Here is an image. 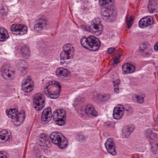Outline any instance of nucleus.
<instances>
[{"mask_svg": "<svg viewBox=\"0 0 158 158\" xmlns=\"http://www.w3.org/2000/svg\"><path fill=\"white\" fill-rule=\"evenodd\" d=\"M151 145V147L152 152L155 154H158V144L157 142L153 140L150 141Z\"/></svg>", "mask_w": 158, "mask_h": 158, "instance_id": "obj_23", "label": "nucleus"}, {"mask_svg": "<svg viewBox=\"0 0 158 158\" xmlns=\"http://www.w3.org/2000/svg\"><path fill=\"white\" fill-rule=\"evenodd\" d=\"M0 158H3V154L2 153V152L0 151ZM5 158H6L5 157Z\"/></svg>", "mask_w": 158, "mask_h": 158, "instance_id": "obj_49", "label": "nucleus"}, {"mask_svg": "<svg viewBox=\"0 0 158 158\" xmlns=\"http://www.w3.org/2000/svg\"><path fill=\"white\" fill-rule=\"evenodd\" d=\"M118 63H119L118 62H114V63L113 65V67L115 68V67H116L117 66V65Z\"/></svg>", "mask_w": 158, "mask_h": 158, "instance_id": "obj_48", "label": "nucleus"}, {"mask_svg": "<svg viewBox=\"0 0 158 158\" xmlns=\"http://www.w3.org/2000/svg\"><path fill=\"white\" fill-rule=\"evenodd\" d=\"M22 89L23 91L27 93L30 92L32 91L34 89L33 86L30 84L27 86L24 87L22 86Z\"/></svg>", "mask_w": 158, "mask_h": 158, "instance_id": "obj_30", "label": "nucleus"}, {"mask_svg": "<svg viewBox=\"0 0 158 158\" xmlns=\"http://www.w3.org/2000/svg\"><path fill=\"white\" fill-rule=\"evenodd\" d=\"M7 30L3 28H0V41H5L8 37Z\"/></svg>", "mask_w": 158, "mask_h": 158, "instance_id": "obj_22", "label": "nucleus"}, {"mask_svg": "<svg viewBox=\"0 0 158 158\" xmlns=\"http://www.w3.org/2000/svg\"><path fill=\"white\" fill-rule=\"evenodd\" d=\"M81 27L84 30L92 33L99 31L100 33H101L103 30L102 25L101 23L100 19L98 18L92 20L90 26L82 25Z\"/></svg>", "mask_w": 158, "mask_h": 158, "instance_id": "obj_8", "label": "nucleus"}, {"mask_svg": "<svg viewBox=\"0 0 158 158\" xmlns=\"http://www.w3.org/2000/svg\"><path fill=\"white\" fill-rule=\"evenodd\" d=\"M85 114L88 116L92 115L93 116H96L97 115V112L93 106L91 104L88 105L86 106L85 108Z\"/></svg>", "mask_w": 158, "mask_h": 158, "instance_id": "obj_17", "label": "nucleus"}, {"mask_svg": "<svg viewBox=\"0 0 158 158\" xmlns=\"http://www.w3.org/2000/svg\"><path fill=\"white\" fill-rule=\"evenodd\" d=\"M39 137L38 142L41 147L49 148L50 147L51 143L49 140L48 137L43 134L40 135Z\"/></svg>", "mask_w": 158, "mask_h": 158, "instance_id": "obj_13", "label": "nucleus"}, {"mask_svg": "<svg viewBox=\"0 0 158 158\" xmlns=\"http://www.w3.org/2000/svg\"><path fill=\"white\" fill-rule=\"evenodd\" d=\"M33 106L35 110L37 111L41 110L45 105V100L41 97V94H35L34 99Z\"/></svg>", "mask_w": 158, "mask_h": 158, "instance_id": "obj_9", "label": "nucleus"}, {"mask_svg": "<svg viewBox=\"0 0 158 158\" xmlns=\"http://www.w3.org/2000/svg\"><path fill=\"white\" fill-rule=\"evenodd\" d=\"M78 113L80 115V116L82 117L85 113V108L84 107L80 108L78 111Z\"/></svg>", "mask_w": 158, "mask_h": 158, "instance_id": "obj_35", "label": "nucleus"}, {"mask_svg": "<svg viewBox=\"0 0 158 158\" xmlns=\"http://www.w3.org/2000/svg\"><path fill=\"white\" fill-rule=\"evenodd\" d=\"M2 77L6 79L7 77H10L11 74L14 73V72L12 71H10L8 69V65L7 64H4L1 69Z\"/></svg>", "mask_w": 158, "mask_h": 158, "instance_id": "obj_15", "label": "nucleus"}, {"mask_svg": "<svg viewBox=\"0 0 158 158\" xmlns=\"http://www.w3.org/2000/svg\"><path fill=\"white\" fill-rule=\"evenodd\" d=\"M147 47V45L145 44L144 43H142L139 46V52L143 53L145 50L148 49Z\"/></svg>", "mask_w": 158, "mask_h": 158, "instance_id": "obj_33", "label": "nucleus"}, {"mask_svg": "<svg viewBox=\"0 0 158 158\" xmlns=\"http://www.w3.org/2000/svg\"><path fill=\"white\" fill-rule=\"evenodd\" d=\"M121 55H122V54H118V56L117 57L119 59V58H120V56H121Z\"/></svg>", "mask_w": 158, "mask_h": 158, "instance_id": "obj_50", "label": "nucleus"}, {"mask_svg": "<svg viewBox=\"0 0 158 158\" xmlns=\"http://www.w3.org/2000/svg\"><path fill=\"white\" fill-rule=\"evenodd\" d=\"M80 42L84 48L92 51L98 50L101 45L100 40L93 35H90L88 37H83Z\"/></svg>", "mask_w": 158, "mask_h": 158, "instance_id": "obj_2", "label": "nucleus"}, {"mask_svg": "<svg viewBox=\"0 0 158 158\" xmlns=\"http://www.w3.org/2000/svg\"><path fill=\"white\" fill-rule=\"evenodd\" d=\"M18 24H13L10 27V30L12 32H14V34L17 35V32L18 31V30H17L18 29L17 28H18Z\"/></svg>", "mask_w": 158, "mask_h": 158, "instance_id": "obj_34", "label": "nucleus"}, {"mask_svg": "<svg viewBox=\"0 0 158 158\" xmlns=\"http://www.w3.org/2000/svg\"><path fill=\"white\" fill-rule=\"evenodd\" d=\"M114 125L115 123L111 122H108L105 123V126L107 128H112L114 127Z\"/></svg>", "mask_w": 158, "mask_h": 158, "instance_id": "obj_39", "label": "nucleus"}, {"mask_svg": "<svg viewBox=\"0 0 158 158\" xmlns=\"http://www.w3.org/2000/svg\"><path fill=\"white\" fill-rule=\"evenodd\" d=\"M110 97V95L109 94H105L103 95H99L98 96V99L102 102H105L108 100Z\"/></svg>", "mask_w": 158, "mask_h": 158, "instance_id": "obj_27", "label": "nucleus"}, {"mask_svg": "<svg viewBox=\"0 0 158 158\" xmlns=\"http://www.w3.org/2000/svg\"><path fill=\"white\" fill-rule=\"evenodd\" d=\"M114 92H115L116 93H118L119 89L118 86L115 85H114Z\"/></svg>", "mask_w": 158, "mask_h": 158, "instance_id": "obj_42", "label": "nucleus"}, {"mask_svg": "<svg viewBox=\"0 0 158 158\" xmlns=\"http://www.w3.org/2000/svg\"><path fill=\"white\" fill-rule=\"evenodd\" d=\"M31 77L28 76L27 77L26 79L23 80L22 82V86H24L27 84H31L30 82L31 81Z\"/></svg>", "mask_w": 158, "mask_h": 158, "instance_id": "obj_36", "label": "nucleus"}, {"mask_svg": "<svg viewBox=\"0 0 158 158\" xmlns=\"http://www.w3.org/2000/svg\"><path fill=\"white\" fill-rule=\"evenodd\" d=\"M157 7V5L154 0H149L148 9L150 13H154L156 10V9Z\"/></svg>", "mask_w": 158, "mask_h": 158, "instance_id": "obj_19", "label": "nucleus"}, {"mask_svg": "<svg viewBox=\"0 0 158 158\" xmlns=\"http://www.w3.org/2000/svg\"><path fill=\"white\" fill-rule=\"evenodd\" d=\"M51 108L50 107H47L44 109L43 112L41 117L42 121L48 123L51 120V116L54 119L56 118H65L66 117V113L64 110L60 109L56 110L54 111L53 114L51 115Z\"/></svg>", "mask_w": 158, "mask_h": 158, "instance_id": "obj_4", "label": "nucleus"}, {"mask_svg": "<svg viewBox=\"0 0 158 158\" xmlns=\"http://www.w3.org/2000/svg\"><path fill=\"white\" fill-rule=\"evenodd\" d=\"M6 112L9 117H11L13 119L15 126H20L25 119V115L24 110H22L19 113L17 109L14 108L9 110H6Z\"/></svg>", "mask_w": 158, "mask_h": 158, "instance_id": "obj_5", "label": "nucleus"}, {"mask_svg": "<svg viewBox=\"0 0 158 158\" xmlns=\"http://www.w3.org/2000/svg\"><path fill=\"white\" fill-rule=\"evenodd\" d=\"M61 87L60 83L55 81H49L44 88V92L47 96L52 99L58 98L60 95Z\"/></svg>", "mask_w": 158, "mask_h": 158, "instance_id": "obj_3", "label": "nucleus"}, {"mask_svg": "<svg viewBox=\"0 0 158 158\" xmlns=\"http://www.w3.org/2000/svg\"><path fill=\"white\" fill-rule=\"evenodd\" d=\"M76 100L78 101L79 102H81L84 100V98L82 97H80L77 98Z\"/></svg>", "mask_w": 158, "mask_h": 158, "instance_id": "obj_45", "label": "nucleus"}, {"mask_svg": "<svg viewBox=\"0 0 158 158\" xmlns=\"http://www.w3.org/2000/svg\"><path fill=\"white\" fill-rule=\"evenodd\" d=\"M62 136L61 133L58 132H54L50 135V138L53 144L57 145L60 148L63 149L68 146V142L64 137L62 138Z\"/></svg>", "mask_w": 158, "mask_h": 158, "instance_id": "obj_6", "label": "nucleus"}, {"mask_svg": "<svg viewBox=\"0 0 158 158\" xmlns=\"http://www.w3.org/2000/svg\"><path fill=\"white\" fill-rule=\"evenodd\" d=\"M47 20L45 19H39L37 23L35 24L34 26V31L38 32L43 30L47 25Z\"/></svg>", "mask_w": 158, "mask_h": 158, "instance_id": "obj_14", "label": "nucleus"}, {"mask_svg": "<svg viewBox=\"0 0 158 158\" xmlns=\"http://www.w3.org/2000/svg\"><path fill=\"white\" fill-rule=\"evenodd\" d=\"M57 119L55 120V122L59 126H62L65 125L66 118H56Z\"/></svg>", "mask_w": 158, "mask_h": 158, "instance_id": "obj_28", "label": "nucleus"}, {"mask_svg": "<svg viewBox=\"0 0 158 158\" xmlns=\"http://www.w3.org/2000/svg\"><path fill=\"white\" fill-rule=\"evenodd\" d=\"M153 18H149L148 16L144 17L140 19L139 23V26L140 28H144L154 23Z\"/></svg>", "mask_w": 158, "mask_h": 158, "instance_id": "obj_12", "label": "nucleus"}, {"mask_svg": "<svg viewBox=\"0 0 158 158\" xmlns=\"http://www.w3.org/2000/svg\"><path fill=\"white\" fill-rule=\"evenodd\" d=\"M88 136L87 135H84L82 133H80L78 134V138L81 141L85 140L87 139Z\"/></svg>", "mask_w": 158, "mask_h": 158, "instance_id": "obj_38", "label": "nucleus"}, {"mask_svg": "<svg viewBox=\"0 0 158 158\" xmlns=\"http://www.w3.org/2000/svg\"><path fill=\"white\" fill-rule=\"evenodd\" d=\"M10 139V136L6 130H3L0 132V139L6 141Z\"/></svg>", "mask_w": 158, "mask_h": 158, "instance_id": "obj_21", "label": "nucleus"}, {"mask_svg": "<svg viewBox=\"0 0 158 158\" xmlns=\"http://www.w3.org/2000/svg\"><path fill=\"white\" fill-rule=\"evenodd\" d=\"M133 129L131 127H129L123 130V136L124 138L128 137L133 131Z\"/></svg>", "mask_w": 158, "mask_h": 158, "instance_id": "obj_25", "label": "nucleus"}, {"mask_svg": "<svg viewBox=\"0 0 158 158\" xmlns=\"http://www.w3.org/2000/svg\"><path fill=\"white\" fill-rule=\"evenodd\" d=\"M154 49L156 51L158 50V42L154 46Z\"/></svg>", "mask_w": 158, "mask_h": 158, "instance_id": "obj_47", "label": "nucleus"}, {"mask_svg": "<svg viewBox=\"0 0 158 158\" xmlns=\"http://www.w3.org/2000/svg\"><path fill=\"white\" fill-rule=\"evenodd\" d=\"M124 114L123 106V105H118L114 108L113 115L114 119H121Z\"/></svg>", "mask_w": 158, "mask_h": 158, "instance_id": "obj_11", "label": "nucleus"}, {"mask_svg": "<svg viewBox=\"0 0 158 158\" xmlns=\"http://www.w3.org/2000/svg\"><path fill=\"white\" fill-rule=\"evenodd\" d=\"M0 13L2 15H5L6 14V12L3 8H2L0 10Z\"/></svg>", "mask_w": 158, "mask_h": 158, "instance_id": "obj_43", "label": "nucleus"}, {"mask_svg": "<svg viewBox=\"0 0 158 158\" xmlns=\"http://www.w3.org/2000/svg\"><path fill=\"white\" fill-rule=\"evenodd\" d=\"M123 110L127 112V114L128 115L132 114L133 112V110L132 107L128 105H127L123 107Z\"/></svg>", "mask_w": 158, "mask_h": 158, "instance_id": "obj_31", "label": "nucleus"}, {"mask_svg": "<svg viewBox=\"0 0 158 158\" xmlns=\"http://www.w3.org/2000/svg\"><path fill=\"white\" fill-rule=\"evenodd\" d=\"M122 69L124 72V74L133 73L135 70V67L129 63L124 64L122 67Z\"/></svg>", "mask_w": 158, "mask_h": 158, "instance_id": "obj_16", "label": "nucleus"}, {"mask_svg": "<svg viewBox=\"0 0 158 158\" xmlns=\"http://www.w3.org/2000/svg\"><path fill=\"white\" fill-rule=\"evenodd\" d=\"M56 75L58 77L62 76L66 77L70 75V72L68 70L62 68L57 69L56 71Z\"/></svg>", "mask_w": 158, "mask_h": 158, "instance_id": "obj_18", "label": "nucleus"}, {"mask_svg": "<svg viewBox=\"0 0 158 158\" xmlns=\"http://www.w3.org/2000/svg\"><path fill=\"white\" fill-rule=\"evenodd\" d=\"M142 55L144 56L148 57L151 55L152 54V51L151 49L145 50L143 53Z\"/></svg>", "mask_w": 158, "mask_h": 158, "instance_id": "obj_37", "label": "nucleus"}, {"mask_svg": "<svg viewBox=\"0 0 158 158\" xmlns=\"http://www.w3.org/2000/svg\"><path fill=\"white\" fill-rule=\"evenodd\" d=\"M126 20L127 28L129 29L132 26V23L133 20V18L132 16L128 15L127 16Z\"/></svg>", "mask_w": 158, "mask_h": 158, "instance_id": "obj_29", "label": "nucleus"}, {"mask_svg": "<svg viewBox=\"0 0 158 158\" xmlns=\"http://www.w3.org/2000/svg\"><path fill=\"white\" fill-rule=\"evenodd\" d=\"M115 49L114 48H110L107 49V52L109 54H112L114 52Z\"/></svg>", "mask_w": 158, "mask_h": 158, "instance_id": "obj_41", "label": "nucleus"}, {"mask_svg": "<svg viewBox=\"0 0 158 158\" xmlns=\"http://www.w3.org/2000/svg\"><path fill=\"white\" fill-rule=\"evenodd\" d=\"M120 80H117L115 81H114L113 84H114V85L118 86V85L120 84Z\"/></svg>", "mask_w": 158, "mask_h": 158, "instance_id": "obj_44", "label": "nucleus"}, {"mask_svg": "<svg viewBox=\"0 0 158 158\" xmlns=\"http://www.w3.org/2000/svg\"><path fill=\"white\" fill-rule=\"evenodd\" d=\"M145 135L146 137L151 139L150 141L156 136V135L150 129H148L145 131Z\"/></svg>", "mask_w": 158, "mask_h": 158, "instance_id": "obj_26", "label": "nucleus"}, {"mask_svg": "<svg viewBox=\"0 0 158 158\" xmlns=\"http://www.w3.org/2000/svg\"><path fill=\"white\" fill-rule=\"evenodd\" d=\"M145 97V95L144 94L142 96L137 95L135 96V98L136 99V102L138 103L142 104L144 102V98Z\"/></svg>", "mask_w": 158, "mask_h": 158, "instance_id": "obj_32", "label": "nucleus"}, {"mask_svg": "<svg viewBox=\"0 0 158 158\" xmlns=\"http://www.w3.org/2000/svg\"><path fill=\"white\" fill-rule=\"evenodd\" d=\"M119 59L118 57L117 56H116L113 60V62H119L118 61V60Z\"/></svg>", "mask_w": 158, "mask_h": 158, "instance_id": "obj_46", "label": "nucleus"}, {"mask_svg": "<svg viewBox=\"0 0 158 158\" xmlns=\"http://www.w3.org/2000/svg\"><path fill=\"white\" fill-rule=\"evenodd\" d=\"M19 27L17 28V35H23L25 34L27 31V27L25 26H23L22 25L18 24Z\"/></svg>", "mask_w": 158, "mask_h": 158, "instance_id": "obj_24", "label": "nucleus"}, {"mask_svg": "<svg viewBox=\"0 0 158 158\" xmlns=\"http://www.w3.org/2000/svg\"><path fill=\"white\" fill-rule=\"evenodd\" d=\"M74 49L70 44H67L63 47V50L60 54V63L63 64L65 60L72 59L74 53Z\"/></svg>", "mask_w": 158, "mask_h": 158, "instance_id": "obj_7", "label": "nucleus"}, {"mask_svg": "<svg viewBox=\"0 0 158 158\" xmlns=\"http://www.w3.org/2000/svg\"><path fill=\"white\" fill-rule=\"evenodd\" d=\"M102 7L101 15L102 18L108 22H113L115 20V15L114 9L112 8L113 0H99Z\"/></svg>", "mask_w": 158, "mask_h": 158, "instance_id": "obj_1", "label": "nucleus"}, {"mask_svg": "<svg viewBox=\"0 0 158 158\" xmlns=\"http://www.w3.org/2000/svg\"><path fill=\"white\" fill-rule=\"evenodd\" d=\"M21 54L24 57L28 58L30 56L29 48L27 46H24L21 48Z\"/></svg>", "mask_w": 158, "mask_h": 158, "instance_id": "obj_20", "label": "nucleus"}, {"mask_svg": "<svg viewBox=\"0 0 158 158\" xmlns=\"http://www.w3.org/2000/svg\"><path fill=\"white\" fill-rule=\"evenodd\" d=\"M105 146L107 152L112 155H115L116 152L115 149V145L112 138L107 139L105 143Z\"/></svg>", "mask_w": 158, "mask_h": 158, "instance_id": "obj_10", "label": "nucleus"}, {"mask_svg": "<svg viewBox=\"0 0 158 158\" xmlns=\"http://www.w3.org/2000/svg\"><path fill=\"white\" fill-rule=\"evenodd\" d=\"M20 70L21 73L23 74H25L27 72V67H23L21 68Z\"/></svg>", "mask_w": 158, "mask_h": 158, "instance_id": "obj_40", "label": "nucleus"}]
</instances>
